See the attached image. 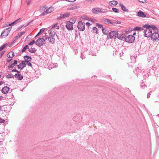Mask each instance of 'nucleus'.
I'll return each instance as SVG.
<instances>
[{
	"label": "nucleus",
	"mask_w": 159,
	"mask_h": 159,
	"mask_svg": "<svg viewBox=\"0 0 159 159\" xmlns=\"http://www.w3.org/2000/svg\"><path fill=\"white\" fill-rule=\"evenodd\" d=\"M78 8V7H77L75 6H73L70 7L69 8L67 9H68V10H75Z\"/></svg>",
	"instance_id": "nucleus-29"
},
{
	"label": "nucleus",
	"mask_w": 159,
	"mask_h": 159,
	"mask_svg": "<svg viewBox=\"0 0 159 159\" xmlns=\"http://www.w3.org/2000/svg\"><path fill=\"white\" fill-rule=\"evenodd\" d=\"M20 36L18 34L14 38V41H15L16 40V39H19V38H20Z\"/></svg>",
	"instance_id": "nucleus-42"
},
{
	"label": "nucleus",
	"mask_w": 159,
	"mask_h": 159,
	"mask_svg": "<svg viewBox=\"0 0 159 159\" xmlns=\"http://www.w3.org/2000/svg\"><path fill=\"white\" fill-rule=\"evenodd\" d=\"M92 30L94 33H95L96 34L98 33V29L96 27H93V28Z\"/></svg>",
	"instance_id": "nucleus-27"
},
{
	"label": "nucleus",
	"mask_w": 159,
	"mask_h": 159,
	"mask_svg": "<svg viewBox=\"0 0 159 159\" xmlns=\"http://www.w3.org/2000/svg\"><path fill=\"white\" fill-rule=\"evenodd\" d=\"M45 30V28H43L41 29L40 30V33H42L44 32Z\"/></svg>",
	"instance_id": "nucleus-44"
},
{
	"label": "nucleus",
	"mask_w": 159,
	"mask_h": 159,
	"mask_svg": "<svg viewBox=\"0 0 159 159\" xmlns=\"http://www.w3.org/2000/svg\"><path fill=\"white\" fill-rule=\"evenodd\" d=\"M52 28H56L57 29H59V26L58 25V23L55 24L54 25H53L52 26Z\"/></svg>",
	"instance_id": "nucleus-28"
},
{
	"label": "nucleus",
	"mask_w": 159,
	"mask_h": 159,
	"mask_svg": "<svg viewBox=\"0 0 159 159\" xmlns=\"http://www.w3.org/2000/svg\"><path fill=\"white\" fill-rule=\"evenodd\" d=\"M142 29V28L141 27H135L134 29V30H141Z\"/></svg>",
	"instance_id": "nucleus-35"
},
{
	"label": "nucleus",
	"mask_w": 159,
	"mask_h": 159,
	"mask_svg": "<svg viewBox=\"0 0 159 159\" xmlns=\"http://www.w3.org/2000/svg\"><path fill=\"white\" fill-rule=\"evenodd\" d=\"M24 58L25 60V61L26 62H29L31 61V57H29L27 56H24Z\"/></svg>",
	"instance_id": "nucleus-19"
},
{
	"label": "nucleus",
	"mask_w": 159,
	"mask_h": 159,
	"mask_svg": "<svg viewBox=\"0 0 159 159\" xmlns=\"http://www.w3.org/2000/svg\"><path fill=\"white\" fill-rule=\"evenodd\" d=\"M17 63V61L16 60H15L14 61V62L13 63H12L13 65H14V66Z\"/></svg>",
	"instance_id": "nucleus-49"
},
{
	"label": "nucleus",
	"mask_w": 159,
	"mask_h": 159,
	"mask_svg": "<svg viewBox=\"0 0 159 159\" xmlns=\"http://www.w3.org/2000/svg\"><path fill=\"white\" fill-rule=\"evenodd\" d=\"M151 37L152 39H153L154 41L156 40L157 39L159 40V34L157 33H152Z\"/></svg>",
	"instance_id": "nucleus-10"
},
{
	"label": "nucleus",
	"mask_w": 159,
	"mask_h": 159,
	"mask_svg": "<svg viewBox=\"0 0 159 159\" xmlns=\"http://www.w3.org/2000/svg\"><path fill=\"white\" fill-rule=\"evenodd\" d=\"M146 26V29L143 31L145 37L149 38L151 36L152 34V30L150 29L151 26L150 25H145Z\"/></svg>",
	"instance_id": "nucleus-2"
},
{
	"label": "nucleus",
	"mask_w": 159,
	"mask_h": 159,
	"mask_svg": "<svg viewBox=\"0 0 159 159\" xmlns=\"http://www.w3.org/2000/svg\"><path fill=\"white\" fill-rule=\"evenodd\" d=\"M85 19L86 20H87L89 21H91V22H92L93 23H95L97 22L96 20L95 19H94L92 18H88L87 17H86V18H85Z\"/></svg>",
	"instance_id": "nucleus-25"
},
{
	"label": "nucleus",
	"mask_w": 159,
	"mask_h": 159,
	"mask_svg": "<svg viewBox=\"0 0 159 159\" xmlns=\"http://www.w3.org/2000/svg\"><path fill=\"white\" fill-rule=\"evenodd\" d=\"M119 5L121 7V9L123 11L126 12H128L129 11L128 9H127L126 7L124 6L121 3H120Z\"/></svg>",
	"instance_id": "nucleus-16"
},
{
	"label": "nucleus",
	"mask_w": 159,
	"mask_h": 159,
	"mask_svg": "<svg viewBox=\"0 0 159 159\" xmlns=\"http://www.w3.org/2000/svg\"><path fill=\"white\" fill-rule=\"evenodd\" d=\"M135 39V37L132 35L128 36L125 39L126 42L128 43H132Z\"/></svg>",
	"instance_id": "nucleus-5"
},
{
	"label": "nucleus",
	"mask_w": 159,
	"mask_h": 159,
	"mask_svg": "<svg viewBox=\"0 0 159 159\" xmlns=\"http://www.w3.org/2000/svg\"><path fill=\"white\" fill-rule=\"evenodd\" d=\"M14 66V65H13V64H12L11 65L9 66H8V67L9 68H12V67H13Z\"/></svg>",
	"instance_id": "nucleus-50"
},
{
	"label": "nucleus",
	"mask_w": 159,
	"mask_h": 159,
	"mask_svg": "<svg viewBox=\"0 0 159 159\" xmlns=\"http://www.w3.org/2000/svg\"><path fill=\"white\" fill-rule=\"evenodd\" d=\"M17 66H18V68L19 69H20V65H17Z\"/></svg>",
	"instance_id": "nucleus-62"
},
{
	"label": "nucleus",
	"mask_w": 159,
	"mask_h": 159,
	"mask_svg": "<svg viewBox=\"0 0 159 159\" xmlns=\"http://www.w3.org/2000/svg\"><path fill=\"white\" fill-rule=\"evenodd\" d=\"M78 28L80 31H83L85 30L84 24L81 21H79L78 24Z\"/></svg>",
	"instance_id": "nucleus-6"
},
{
	"label": "nucleus",
	"mask_w": 159,
	"mask_h": 159,
	"mask_svg": "<svg viewBox=\"0 0 159 159\" xmlns=\"http://www.w3.org/2000/svg\"><path fill=\"white\" fill-rule=\"evenodd\" d=\"M75 0H66V1L71 2H73L75 1Z\"/></svg>",
	"instance_id": "nucleus-48"
},
{
	"label": "nucleus",
	"mask_w": 159,
	"mask_h": 159,
	"mask_svg": "<svg viewBox=\"0 0 159 159\" xmlns=\"http://www.w3.org/2000/svg\"><path fill=\"white\" fill-rule=\"evenodd\" d=\"M143 83H142L141 85V88H144L145 87V86H144V84L143 85H144V87H143Z\"/></svg>",
	"instance_id": "nucleus-54"
},
{
	"label": "nucleus",
	"mask_w": 159,
	"mask_h": 159,
	"mask_svg": "<svg viewBox=\"0 0 159 159\" xmlns=\"http://www.w3.org/2000/svg\"><path fill=\"white\" fill-rule=\"evenodd\" d=\"M125 36L126 35L125 34H121L120 33H118L117 38L120 40H124L126 38H125Z\"/></svg>",
	"instance_id": "nucleus-12"
},
{
	"label": "nucleus",
	"mask_w": 159,
	"mask_h": 159,
	"mask_svg": "<svg viewBox=\"0 0 159 159\" xmlns=\"http://www.w3.org/2000/svg\"><path fill=\"white\" fill-rule=\"evenodd\" d=\"M31 2V0H28L27 2V5H29Z\"/></svg>",
	"instance_id": "nucleus-47"
},
{
	"label": "nucleus",
	"mask_w": 159,
	"mask_h": 159,
	"mask_svg": "<svg viewBox=\"0 0 159 159\" xmlns=\"http://www.w3.org/2000/svg\"><path fill=\"white\" fill-rule=\"evenodd\" d=\"M102 30L103 33L104 34L107 35L109 33L108 30L107 28H102Z\"/></svg>",
	"instance_id": "nucleus-20"
},
{
	"label": "nucleus",
	"mask_w": 159,
	"mask_h": 159,
	"mask_svg": "<svg viewBox=\"0 0 159 159\" xmlns=\"http://www.w3.org/2000/svg\"><path fill=\"white\" fill-rule=\"evenodd\" d=\"M14 76L16 78L19 80H21L23 78V75L19 73L16 74Z\"/></svg>",
	"instance_id": "nucleus-17"
},
{
	"label": "nucleus",
	"mask_w": 159,
	"mask_h": 159,
	"mask_svg": "<svg viewBox=\"0 0 159 159\" xmlns=\"http://www.w3.org/2000/svg\"><path fill=\"white\" fill-rule=\"evenodd\" d=\"M50 31L49 34L50 37L47 36L46 34H45V39L47 40L49 42L52 43H53L55 41V39L53 38L55 35V32L54 31Z\"/></svg>",
	"instance_id": "nucleus-1"
},
{
	"label": "nucleus",
	"mask_w": 159,
	"mask_h": 159,
	"mask_svg": "<svg viewBox=\"0 0 159 159\" xmlns=\"http://www.w3.org/2000/svg\"><path fill=\"white\" fill-rule=\"evenodd\" d=\"M26 62L25 61H23L20 64V66L22 67V68H21V69H22L23 68L25 67L26 65Z\"/></svg>",
	"instance_id": "nucleus-23"
},
{
	"label": "nucleus",
	"mask_w": 159,
	"mask_h": 159,
	"mask_svg": "<svg viewBox=\"0 0 159 159\" xmlns=\"http://www.w3.org/2000/svg\"><path fill=\"white\" fill-rule=\"evenodd\" d=\"M94 0H88V2H92Z\"/></svg>",
	"instance_id": "nucleus-56"
},
{
	"label": "nucleus",
	"mask_w": 159,
	"mask_h": 159,
	"mask_svg": "<svg viewBox=\"0 0 159 159\" xmlns=\"http://www.w3.org/2000/svg\"><path fill=\"white\" fill-rule=\"evenodd\" d=\"M14 75L11 74H8L6 75V77L7 78H14Z\"/></svg>",
	"instance_id": "nucleus-30"
},
{
	"label": "nucleus",
	"mask_w": 159,
	"mask_h": 159,
	"mask_svg": "<svg viewBox=\"0 0 159 159\" xmlns=\"http://www.w3.org/2000/svg\"><path fill=\"white\" fill-rule=\"evenodd\" d=\"M12 27H11L7 28L2 32L1 37L2 38H6L8 34L10 31L11 30Z\"/></svg>",
	"instance_id": "nucleus-3"
},
{
	"label": "nucleus",
	"mask_w": 159,
	"mask_h": 159,
	"mask_svg": "<svg viewBox=\"0 0 159 159\" xmlns=\"http://www.w3.org/2000/svg\"><path fill=\"white\" fill-rule=\"evenodd\" d=\"M150 93H148L147 95V98H149L150 97Z\"/></svg>",
	"instance_id": "nucleus-55"
},
{
	"label": "nucleus",
	"mask_w": 159,
	"mask_h": 159,
	"mask_svg": "<svg viewBox=\"0 0 159 159\" xmlns=\"http://www.w3.org/2000/svg\"><path fill=\"white\" fill-rule=\"evenodd\" d=\"M29 51L31 53H34L36 51V50L34 48H31L29 49Z\"/></svg>",
	"instance_id": "nucleus-26"
},
{
	"label": "nucleus",
	"mask_w": 159,
	"mask_h": 159,
	"mask_svg": "<svg viewBox=\"0 0 159 159\" xmlns=\"http://www.w3.org/2000/svg\"><path fill=\"white\" fill-rule=\"evenodd\" d=\"M30 24V22L28 23L27 25H25V26L26 27V26H27L28 25Z\"/></svg>",
	"instance_id": "nucleus-61"
},
{
	"label": "nucleus",
	"mask_w": 159,
	"mask_h": 159,
	"mask_svg": "<svg viewBox=\"0 0 159 159\" xmlns=\"http://www.w3.org/2000/svg\"><path fill=\"white\" fill-rule=\"evenodd\" d=\"M66 27L68 30H72L73 29V25L70 22L66 21L65 23Z\"/></svg>",
	"instance_id": "nucleus-8"
},
{
	"label": "nucleus",
	"mask_w": 159,
	"mask_h": 159,
	"mask_svg": "<svg viewBox=\"0 0 159 159\" xmlns=\"http://www.w3.org/2000/svg\"><path fill=\"white\" fill-rule=\"evenodd\" d=\"M157 116L158 117H159V114H158L157 115Z\"/></svg>",
	"instance_id": "nucleus-64"
},
{
	"label": "nucleus",
	"mask_w": 159,
	"mask_h": 159,
	"mask_svg": "<svg viewBox=\"0 0 159 159\" xmlns=\"http://www.w3.org/2000/svg\"><path fill=\"white\" fill-rule=\"evenodd\" d=\"M86 25L88 26H89L90 25V24L89 22H87L86 23Z\"/></svg>",
	"instance_id": "nucleus-51"
},
{
	"label": "nucleus",
	"mask_w": 159,
	"mask_h": 159,
	"mask_svg": "<svg viewBox=\"0 0 159 159\" xmlns=\"http://www.w3.org/2000/svg\"><path fill=\"white\" fill-rule=\"evenodd\" d=\"M26 63L28 65V66H30L32 67V64H31L30 62H26Z\"/></svg>",
	"instance_id": "nucleus-46"
},
{
	"label": "nucleus",
	"mask_w": 159,
	"mask_h": 159,
	"mask_svg": "<svg viewBox=\"0 0 159 159\" xmlns=\"http://www.w3.org/2000/svg\"><path fill=\"white\" fill-rule=\"evenodd\" d=\"M108 3L111 6L113 7L114 6L117 5L118 3V2L116 1L113 0L109 2Z\"/></svg>",
	"instance_id": "nucleus-15"
},
{
	"label": "nucleus",
	"mask_w": 159,
	"mask_h": 159,
	"mask_svg": "<svg viewBox=\"0 0 159 159\" xmlns=\"http://www.w3.org/2000/svg\"><path fill=\"white\" fill-rule=\"evenodd\" d=\"M64 19L70 16V14L68 12H66L64 14H62Z\"/></svg>",
	"instance_id": "nucleus-24"
},
{
	"label": "nucleus",
	"mask_w": 159,
	"mask_h": 159,
	"mask_svg": "<svg viewBox=\"0 0 159 159\" xmlns=\"http://www.w3.org/2000/svg\"><path fill=\"white\" fill-rule=\"evenodd\" d=\"M139 1L140 2L144 3L146 2L145 0H139Z\"/></svg>",
	"instance_id": "nucleus-45"
},
{
	"label": "nucleus",
	"mask_w": 159,
	"mask_h": 159,
	"mask_svg": "<svg viewBox=\"0 0 159 159\" xmlns=\"http://www.w3.org/2000/svg\"><path fill=\"white\" fill-rule=\"evenodd\" d=\"M35 43V41L34 40H32L31 42L29 43L28 44L29 45H32L33 44H34Z\"/></svg>",
	"instance_id": "nucleus-40"
},
{
	"label": "nucleus",
	"mask_w": 159,
	"mask_h": 159,
	"mask_svg": "<svg viewBox=\"0 0 159 159\" xmlns=\"http://www.w3.org/2000/svg\"><path fill=\"white\" fill-rule=\"evenodd\" d=\"M27 49H29V46L27 45H26L22 49V52H25V51Z\"/></svg>",
	"instance_id": "nucleus-31"
},
{
	"label": "nucleus",
	"mask_w": 159,
	"mask_h": 159,
	"mask_svg": "<svg viewBox=\"0 0 159 159\" xmlns=\"http://www.w3.org/2000/svg\"><path fill=\"white\" fill-rule=\"evenodd\" d=\"M54 10L53 7H51L48 8L44 12L42 13V15L44 16L48 13H51Z\"/></svg>",
	"instance_id": "nucleus-7"
},
{
	"label": "nucleus",
	"mask_w": 159,
	"mask_h": 159,
	"mask_svg": "<svg viewBox=\"0 0 159 159\" xmlns=\"http://www.w3.org/2000/svg\"><path fill=\"white\" fill-rule=\"evenodd\" d=\"M57 19L58 20L64 19L62 15L61 14L59 16H57Z\"/></svg>",
	"instance_id": "nucleus-33"
},
{
	"label": "nucleus",
	"mask_w": 159,
	"mask_h": 159,
	"mask_svg": "<svg viewBox=\"0 0 159 159\" xmlns=\"http://www.w3.org/2000/svg\"><path fill=\"white\" fill-rule=\"evenodd\" d=\"M3 98V97L2 96H0V100H1Z\"/></svg>",
	"instance_id": "nucleus-59"
},
{
	"label": "nucleus",
	"mask_w": 159,
	"mask_h": 159,
	"mask_svg": "<svg viewBox=\"0 0 159 159\" xmlns=\"http://www.w3.org/2000/svg\"><path fill=\"white\" fill-rule=\"evenodd\" d=\"M10 90V88L7 86L4 87L2 89V92L4 94H6Z\"/></svg>",
	"instance_id": "nucleus-13"
},
{
	"label": "nucleus",
	"mask_w": 159,
	"mask_h": 159,
	"mask_svg": "<svg viewBox=\"0 0 159 159\" xmlns=\"http://www.w3.org/2000/svg\"><path fill=\"white\" fill-rule=\"evenodd\" d=\"M99 10H100V8H94L92 9V11L93 13L96 14L99 13Z\"/></svg>",
	"instance_id": "nucleus-18"
},
{
	"label": "nucleus",
	"mask_w": 159,
	"mask_h": 159,
	"mask_svg": "<svg viewBox=\"0 0 159 159\" xmlns=\"http://www.w3.org/2000/svg\"><path fill=\"white\" fill-rule=\"evenodd\" d=\"M96 26L98 27L99 28H103L102 25H100L98 23H96Z\"/></svg>",
	"instance_id": "nucleus-37"
},
{
	"label": "nucleus",
	"mask_w": 159,
	"mask_h": 159,
	"mask_svg": "<svg viewBox=\"0 0 159 159\" xmlns=\"http://www.w3.org/2000/svg\"><path fill=\"white\" fill-rule=\"evenodd\" d=\"M118 24H120L121 23V22L120 21H117Z\"/></svg>",
	"instance_id": "nucleus-57"
},
{
	"label": "nucleus",
	"mask_w": 159,
	"mask_h": 159,
	"mask_svg": "<svg viewBox=\"0 0 159 159\" xmlns=\"http://www.w3.org/2000/svg\"><path fill=\"white\" fill-rule=\"evenodd\" d=\"M99 12H102L103 13H106L107 12V9H100V10H99Z\"/></svg>",
	"instance_id": "nucleus-32"
},
{
	"label": "nucleus",
	"mask_w": 159,
	"mask_h": 159,
	"mask_svg": "<svg viewBox=\"0 0 159 159\" xmlns=\"http://www.w3.org/2000/svg\"><path fill=\"white\" fill-rule=\"evenodd\" d=\"M45 41L44 39L43 38H39L36 41L35 44L40 47L43 45L45 43Z\"/></svg>",
	"instance_id": "nucleus-4"
},
{
	"label": "nucleus",
	"mask_w": 159,
	"mask_h": 159,
	"mask_svg": "<svg viewBox=\"0 0 159 159\" xmlns=\"http://www.w3.org/2000/svg\"><path fill=\"white\" fill-rule=\"evenodd\" d=\"M81 57L82 59L84 58V56L81 55Z\"/></svg>",
	"instance_id": "nucleus-60"
},
{
	"label": "nucleus",
	"mask_w": 159,
	"mask_h": 159,
	"mask_svg": "<svg viewBox=\"0 0 159 159\" xmlns=\"http://www.w3.org/2000/svg\"><path fill=\"white\" fill-rule=\"evenodd\" d=\"M109 36L111 39H115L117 38L118 33L117 32L112 31L109 33Z\"/></svg>",
	"instance_id": "nucleus-9"
},
{
	"label": "nucleus",
	"mask_w": 159,
	"mask_h": 159,
	"mask_svg": "<svg viewBox=\"0 0 159 159\" xmlns=\"http://www.w3.org/2000/svg\"><path fill=\"white\" fill-rule=\"evenodd\" d=\"M7 57L9 58H12L14 56V53L13 52H10L7 55Z\"/></svg>",
	"instance_id": "nucleus-21"
},
{
	"label": "nucleus",
	"mask_w": 159,
	"mask_h": 159,
	"mask_svg": "<svg viewBox=\"0 0 159 159\" xmlns=\"http://www.w3.org/2000/svg\"><path fill=\"white\" fill-rule=\"evenodd\" d=\"M25 33V32H21L18 34L20 37H21Z\"/></svg>",
	"instance_id": "nucleus-39"
},
{
	"label": "nucleus",
	"mask_w": 159,
	"mask_h": 159,
	"mask_svg": "<svg viewBox=\"0 0 159 159\" xmlns=\"http://www.w3.org/2000/svg\"><path fill=\"white\" fill-rule=\"evenodd\" d=\"M6 44H3L2 46L0 47V51L2 50L4 48L6 47Z\"/></svg>",
	"instance_id": "nucleus-38"
},
{
	"label": "nucleus",
	"mask_w": 159,
	"mask_h": 159,
	"mask_svg": "<svg viewBox=\"0 0 159 159\" xmlns=\"http://www.w3.org/2000/svg\"><path fill=\"white\" fill-rule=\"evenodd\" d=\"M5 52V51H3L0 52V58H1L2 57V55L4 54Z\"/></svg>",
	"instance_id": "nucleus-41"
},
{
	"label": "nucleus",
	"mask_w": 159,
	"mask_h": 159,
	"mask_svg": "<svg viewBox=\"0 0 159 159\" xmlns=\"http://www.w3.org/2000/svg\"><path fill=\"white\" fill-rule=\"evenodd\" d=\"M68 22H70V23L72 24L73 25L74 24L75 22V20L74 19H71L69 21H68Z\"/></svg>",
	"instance_id": "nucleus-34"
},
{
	"label": "nucleus",
	"mask_w": 159,
	"mask_h": 159,
	"mask_svg": "<svg viewBox=\"0 0 159 159\" xmlns=\"http://www.w3.org/2000/svg\"><path fill=\"white\" fill-rule=\"evenodd\" d=\"M41 33H40V32H39L38 34H37L36 35V36H38L39 35H40Z\"/></svg>",
	"instance_id": "nucleus-58"
},
{
	"label": "nucleus",
	"mask_w": 159,
	"mask_h": 159,
	"mask_svg": "<svg viewBox=\"0 0 159 159\" xmlns=\"http://www.w3.org/2000/svg\"><path fill=\"white\" fill-rule=\"evenodd\" d=\"M112 10L114 12L116 13H118L119 12V10H118L115 8H112Z\"/></svg>",
	"instance_id": "nucleus-36"
},
{
	"label": "nucleus",
	"mask_w": 159,
	"mask_h": 159,
	"mask_svg": "<svg viewBox=\"0 0 159 159\" xmlns=\"http://www.w3.org/2000/svg\"><path fill=\"white\" fill-rule=\"evenodd\" d=\"M4 122L5 120L0 117V123H4Z\"/></svg>",
	"instance_id": "nucleus-43"
},
{
	"label": "nucleus",
	"mask_w": 159,
	"mask_h": 159,
	"mask_svg": "<svg viewBox=\"0 0 159 159\" xmlns=\"http://www.w3.org/2000/svg\"><path fill=\"white\" fill-rule=\"evenodd\" d=\"M137 15L143 18H144L146 17V15L142 11H140L137 13Z\"/></svg>",
	"instance_id": "nucleus-14"
},
{
	"label": "nucleus",
	"mask_w": 159,
	"mask_h": 159,
	"mask_svg": "<svg viewBox=\"0 0 159 159\" xmlns=\"http://www.w3.org/2000/svg\"><path fill=\"white\" fill-rule=\"evenodd\" d=\"M24 26V25H22V26H21L20 28V29L22 27H23V26Z\"/></svg>",
	"instance_id": "nucleus-63"
},
{
	"label": "nucleus",
	"mask_w": 159,
	"mask_h": 159,
	"mask_svg": "<svg viewBox=\"0 0 159 159\" xmlns=\"http://www.w3.org/2000/svg\"><path fill=\"white\" fill-rule=\"evenodd\" d=\"M21 18H19V19H18L17 20L14 21L12 23H11L10 24H9V26H10L11 25H13L14 24H16V23L20 22V21Z\"/></svg>",
	"instance_id": "nucleus-22"
},
{
	"label": "nucleus",
	"mask_w": 159,
	"mask_h": 159,
	"mask_svg": "<svg viewBox=\"0 0 159 159\" xmlns=\"http://www.w3.org/2000/svg\"><path fill=\"white\" fill-rule=\"evenodd\" d=\"M12 71H14V72H18L19 73V72L18 70H15V69H13V70H12Z\"/></svg>",
	"instance_id": "nucleus-53"
},
{
	"label": "nucleus",
	"mask_w": 159,
	"mask_h": 159,
	"mask_svg": "<svg viewBox=\"0 0 159 159\" xmlns=\"http://www.w3.org/2000/svg\"><path fill=\"white\" fill-rule=\"evenodd\" d=\"M152 29L154 30H156L157 29V27L155 26H152Z\"/></svg>",
	"instance_id": "nucleus-52"
},
{
	"label": "nucleus",
	"mask_w": 159,
	"mask_h": 159,
	"mask_svg": "<svg viewBox=\"0 0 159 159\" xmlns=\"http://www.w3.org/2000/svg\"><path fill=\"white\" fill-rule=\"evenodd\" d=\"M102 21L104 23L106 24L109 25H113L114 24V23L111 20L105 18L103 19Z\"/></svg>",
	"instance_id": "nucleus-11"
}]
</instances>
